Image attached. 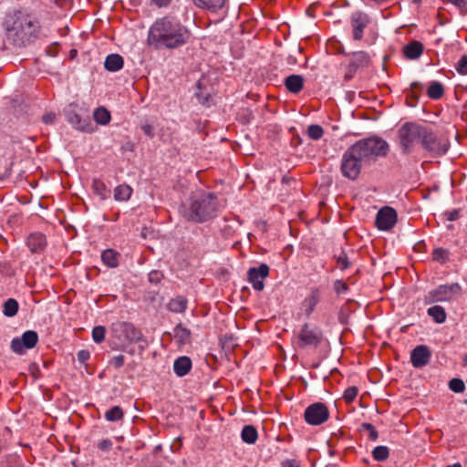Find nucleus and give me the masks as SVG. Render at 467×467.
Returning a JSON list of instances; mask_svg holds the SVG:
<instances>
[{
  "label": "nucleus",
  "mask_w": 467,
  "mask_h": 467,
  "mask_svg": "<svg viewBox=\"0 0 467 467\" xmlns=\"http://www.w3.org/2000/svg\"><path fill=\"white\" fill-rule=\"evenodd\" d=\"M389 150V143L378 137L357 141L342 156L340 170L343 176L349 180H356L363 166L376 161L379 157H385Z\"/></svg>",
  "instance_id": "obj_1"
},
{
  "label": "nucleus",
  "mask_w": 467,
  "mask_h": 467,
  "mask_svg": "<svg viewBox=\"0 0 467 467\" xmlns=\"http://www.w3.org/2000/svg\"><path fill=\"white\" fill-rule=\"evenodd\" d=\"M191 38V30L173 16L155 20L148 33V44L156 50L179 49L187 45Z\"/></svg>",
  "instance_id": "obj_2"
},
{
  "label": "nucleus",
  "mask_w": 467,
  "mask_h": 467,
  "mask_svg": "<svg viewBox=\"0 0 467 467\" xmlns=\"http://www.w3.org/2000/svg\"><path fill=\"white\" fill-rule=\"evenodd\" d=\"M219 204L214 193L196 191L180 205L179 213L187 221L202 223L217 216Z\"/></svg>",
  "instance_id": "obj_3"
},
{
  "label": "nucleus",
  "mask_w": 467,
  "mask_h": 467,
  "mask_svg": "<svg viewBox=\"0 0 467 467\" xmlns=\"http://www.w3.org/2000/svg\"><path fill=\"white\" fill-rule=\"evenodd\" d=\"M4 26L6 38L15 46H26L37 37L38 22L30 15L21 11L8 15Z\"/></svg>",
  "instance_id": "obj_4"
},
{
  "label": "nucleus",
  "mask_w": 467,
  "mask_h": 467,
  "mask_svg": "<svg viewBox=\"0 0 467 467\" xmlns=\"http://www.w3.org/2000/svg\"><path fill=\"white\" fill-rule=\"evenodd\" d=\"M111 348L124 349L129 344L141 343L140 348L143 350L147 345L141 331L135 327L132 323L117 321L110 326Z\"/></svg>",
  "instance_id": "obj_5"
},
{
  "label": "nucleus",
  "mask_w": 467,
  "mask_h": 467,
  "mask_svg": "<svg viewBox=\"0 0 467 467\" xmlns=\"http://www.w3.org/2000/svg\"><path fill=\"white\" fill-rule=\"evenodd\" d=\"M424 125L418 122L408 121L403 123L397 130L399 148L403 155H411L420 146Z\"/></svg>",
  "instance_id": "obj_6"
},
{
  "label": "nucleus",
  "mask_w": 467,
  "mask_h": 467,
  "mask_svg": "<svg viewBox=\"0 0 467 467\" xmlns=\"http://www.w3.org/2000/svg\"><path fill=\"white\" fill-rule=\"evenodd\" d=\"M420 147L429 157H440L444 155L449 150V143L441 139L431 128L424 126Z\"/></svg>",
  "instance_id": "obj_7"
},
{
  "label": "nucleus",
  "mask_w": 467,
  "mask_h": 467,
  "mask_svg": "<svg viewBox=\"0 0 467 467\" xmlns=\"http://www.w3.org/2000/svg\"><path fill=\"white\" fill-rule=\"evenodd\" d=\"M323 340L322 330L316 325L305 323L296 337L298 348L306 347L317 348Z\"/></svg>",
  "instance_id": "obj_8"
},
{
  "label": "nucleus",
  "mask_w": 467,
  "mask_h": 467,
  "mask_svg": "<svg viewBox=\"0 0 467 467\" xmlns=\"http://www.w3.org/2000/svg\"><path fill=\"white\" fill-rule=\"evenodd\" d=\"M348 57V63L344 76L346 81L352 79L358 69L368 67L371 63L369 54L362 50L349 53Z\"/></svg>",
  "instance_id": "obj_9"
},
{
  "label": "nucleus",
  "mask_w": 467,
  "mask_h": 467,
  "mask_svg": "<svg viewBox=\"0 0 467 467\" xmlns=\"http://www.w3.org/2000/svg\"><path fill=\"white\" fill-rule=\"evenodd\" d=\"M461 292V286L458 284L441 285L437 288L431 290L426 296L425 302L431 304L435 302L451 301Z\"/></svg>",
  "instance_id": "obj_10"
},
{
  "label": "nucleus",
  "mask_w": 467,
  "mask_h": 467,
  "mask_svg": "<svg viewBox=\"0 0 467 467\" xmlns=\"http://www.w3.org/2000/svg\"><path fill=\"white\" fill-rule=\"evenodd\" d=\"M329 418V410L322 402H315L305 410L304 419L309 425L318 426L326 422Z\"/></svg>",
  "instance_id": "obj_11"
},
{
  "label": "nucleus",
  "mask_w": 467,
  "mask_h": 467,
  "mask_svg": "<svg viewBox=\"0 0 467 467\" xmlns=\"http://www.w3.org/2000/svg\"><path fill=\"white\" fill-rule=\"evenodd\" d=\"M38 342V335L36 331L27 330L23 333L21 337H15L11 341V349L13 352L23 355L26 349H31Z\"/></svg>",
  "instance_id": "obj_12"
},
{
  "label": "nucleus",
  "mask_w": 467,
  "mask_h": 467,
  "mask_svg": "<svg viewBox=\"0 0 467 467\" xmlns=\"http://www.w3.org/2000/svg\"><path fill=\"white\" fill-rule=\"evenodd\" d=\"M376 226L381 231H389L397 223V213L389 206L382 207L376 215Z\"/></svg>",
  "instance_id": "obj_13"
},
{
  "label": "nucleus",
  "mask_w": 467,
  "mask_h": 467,
  "mask_svg": "<svg viewBox=\"0 0 467 467\" xmlns=\"http://www.w3.org/2000/svg\"><path fill=\"white\" fill-rule=\"evenodd\" d=\"M269 270L266 264H261L258 267H252L248 270V282L254 290L262 291L264 289V279L269 275Z\"/></svg>",
  "instance_id": "obj_14"
},
{
  "label": "nucleus",
  "mask_w": 467,
  "mask_h": 467,
  "mask_svg": "<svg viewBox=\"0 0 467 467\" xmlns=\"http://www.w3.org/2000/svg\"><path fill=\"white\" fill-rule=\"evenodd\" d=\"M370 22L369 16L361 11L354 12L350 16V24L352 27L353 39L359 41L363 37L365 28Z\"/></svg>",
  "instance_id": "obj_15"
},
{
  "label": "nucleus",
  "mask_w": 467,
  "mask_h": 467,
  "mask_svg": "<svg viewBox=\"0 0 467 467\" xmlns=\"http://www.w3.org/2000/svg\"><path fill=\"white\" fill-rule=\"evenodd\" d=\"M67 120L73 126V128L82 132L92 133L95 130V127L88 117L82 118L74 111H68L67 113Z\"/></svg>",
  "instance_id": "obj_16"
},
{
  "label": "nucleus",
  "mask_w": 467,
  "mask_h": 467,
  "mask_svg": "<svg viewBox=\"0 0 467 467\" xmlns=\"http://www.w3.org/2000/svg\"><path fill=\"white\" fill-rule=\"evenodd\" d=\"M431 352L425 345L417 346L410 353V362L414 368L426 366L431 359Z\"/></svg>",
  "instance_id": "obj_17"
},
{
  "label": "nucleus",
  "mask_w": 467,
  "mask_h": 467,
  "mask_svg": "<svg viewBox=\"0 0 467 467\" xmlns=\"http://www.w3.org/2000/svg\"><path fill=\"white\" fill-rule=\"evenodd\" d=\"M47 244L45 234L36 232L28 235L26 245L33 254L42 253Z\"/></svg>",
  "instance_id": "obj_18"
},
{
  "label": "nucleus",
  "mask_w": 467,
  "mask_h": 467,
  "mask_svg": "<svg viewBox=\"0 0 467 467\" xmlns=\"http://www.w3.org/2000/svg\"><path fill=\"white\" fill-rule=\"evenodd\" d=\"M284 84L288 91L297 94L304 88L305 78L301 75L293 74L285 78Z\"/></svg>",
  "instance_id": "obj_19"
},
{
  "label": "nucleus",
  "mask_w": 467,
  "mask_h": 467,
  "mask_svg": "<svg viewBox=\"0 0 467 467\" xmlns=\"http://www.w3.org/2000/svg\"><path fill=\"white\" fill-rule=\"evenodd\" d=\"M423 50L424 47L422 43L417 40H413L403 47V54L408 59L414 60L422 55Z\"/></svg>",
  "instance_id": "obj_20"
},
{
  "label": "nucleus",
  "mask_w": 467,
  "mask_h": 467,
  "mask_svg": "<svg viewBox=\"0 0 467 467\" xmlns=\"http://www.w3.org/2000/svg\"><path fill=\"white\" fill-rule=\"evenodd\" d=\"M192 368V360L186 356L180 357L175 359L173 363L174 373L178 377H183L187 375Z\"/></svg>",
  "instance_id": "obj_21"
},
{
  "label": "nucleus",
  "mask_w": 467,
  "mask_h": 467,
  "mask_svg": "<svg viewBox=\"0 0 467 467\" xmlns=\"http://www.w3.org/2000/svg\"><path fill=\"white\" fill-rule=\"evenodd\" d=\"M228 0H193L196 6L211 12H217L224 7Z\"/></svg>",
  "instance_id": "obj_22"
},
{
  "label": "nucleus",
  "mask_w": 467,
  "mask_h": 467,
  "mask_svg": "<svg viewBox=\"0 0 467 467\" xmlns=\"http://www.w3.org/2000/svg\"><path fill=\"white\" fill-rule=\"evenodd\" d=\"M124 60L123 57L119 54H110L107 56L104 67L108 71L116 72L123 67Z\"/></svg>",
  "instance_id": "obj_23"
},
{
  "label": "nucleus",
  "mask_w": 467,
  "mask_h": 467,
  "mask_svg": "<svg viewBox=\"0 0 467 467\" xmlns=\"http://www.w3.org/2000/svg\"><path fill=\"white\" fill-rule=\"evenodd\" d=\"M120 254L113 250L107 249L101 254L102 262L110 268H115L119 265Z\"/></svg>",
  "instance_id": "obj_24"
},
{
  "label": "nucleus",
  "mask_w": 467,
  "mask_h": 467,
  "mask_svg": "<svg viewBox=\"0 0 467 467\" xmlns=\"http://www.w3.org/2000/svg\"><path fill=\"white\" fill-rule=\"evenodd\" d=\"M132 188L128 184H120L114 189V199L117 202H126L132 194Z\"/></svg>",
  "instance_id": "obj_25"
},
{
  "label": "nucleus",
  "mask_w": 467,
  "mask_h": 467,
  "mask_svg": "<svg viewBox=\"0 0 467 467\" xmlns=\"http://www.w3.org/2000/svg\"><path fill=\"white\" fill-rule=\"evenodd\" d=\"M318 302V290L312 291L311 295L304 300L303 306L305 307V312L307 317H309L312 314Z\"/></svg>",
  "instance_id": "obj_26"
},
{
  "label": "nucleus",
  "mask_w": 467,
  "mask_h": 467,
  "mask_svg": "<svg viewBox=\"0 0 467 467\" xmlns=\"http://www.w3.org/2000/svg\"><path fill=\"white\" fill-rule=\"evenodd\" d=\"M94 192L99 196L100 200H107L110 196V190L108 189L104 182L99 179H94L92 182Z\"/></svg>",
  "instance_id": "obj_27"
},
{
  "label": "nucleus",
  "mask_w": 467,
  "mask_h": 467,
  "mask_svg": "<svg viewBox=\"0 0 467 467\" xmlns=\"http://www.w3.org/2000/svg\"><path fill=\"white\" fill-rule=\"evenodd\" d=\"M241 437L244 442L254 444L258 438V433L253 425H245L242 430Z\"/></svg>",
  "instance_id": "obj_28"
},
{
  "label": "nucleus",
  "mask_w": 467,
  "mask_h": 467,
  "mask_svg": "<svg viewBox=\"0 0 467 467\" xmlns=\"http://www.w3.org/2000/svg\"><path fill=\"white\" fill-rule=\"evenodd\" d=\"M428 315L434 320V322L438 324H442L446 320V312L445 309L441 306H433L428 308Z\"/></svg>",
  "instance_id": "obj_29"
},
{
  "label": "nucleus",
  "mask_w": 467,
  "mask_h": 467,
  "mask_svg": "<svg viewBox=\"0 0 467 467\" xmlns=\"http://www.w3.org/2000/svg\"><path fill=\"white\" fill-rule=\"evenodd\" d=\"M427 95L431 99H435V100L440 99L444 95L443 85L438 81L431 82V84L427 89Z\"/></svg>",
  "instance_id": "obj_30"
},
{
  "label": "nucleus",
  "mask_w": 467,
  "mask_h": 467,
  "mask_svg": "<svg viewBox=\"0 0 467 467\" xmlns=\"http://www.w3.org/2000/svg\"><path fill=\"white\" fill-rule=\"evenodd\" d=\"M93 118L99 125H107L111 119L109 111L104 107L97 108L93 113Z\"/></svg>",
  "instance_id": "obj_31"
},
{
  "label": "nucleus",
  "mask_w": 467,
  "mask_h": 467,
  "mask_svg": "<svg viewBox=\"0 0 467 467\" xmlns=\"http://www.w3.org/2000/svg\"><path fill=\"white\" fill-rule=\"evenodd\" d=\"M187 300L183 296L172 298L168 303V308L174 313H182L186 309Z\"/></svg>",
  "instance_id": "obj_32"
},
{
  "label": "nucleus",
  "mask_w": 467,
  "mask_h": 467,
  "mask_svg": "<svg viewBox=\"0 0 467 467\" xmlns=\"http://www.w3.org/2000/svg\"><path fill=\"white\" fill-rule=\"evenodd\" d=\"M173 335L180 344H185L190 340L191 332L188 328L182 327V324H179L174 327Z\"/></svg>",
  "instance_id": "obj_33"
},
{
  "label": "nucleus",
  "mask_w": 467,
  "mask_h": 467,
  "mask_svg": "<svg viewBox=\"0 0 467 467\" xmlns=\"http://www.w3.org/2000/svg\"><path fill=\"white\" fill-rule=\"evenodd\" d=\"M3 313L5 317H12L17 314L19 305L18 302L14 298L7 299L3 306Z\"/></svg>",
  "instance_id": "obj_34"
},
{
  "label": "nucleus",
  "mask_w": 467,
  "mask_h": 467,
  "mask_svg": "<svg viewBox=\"0 0 467 467\" xmlns=\"http://www.w3.org/2000/svg\"><path fill=\"white\" fill-rule=\"evenodd\" d=\"M124 412L119 406H114L110 408L105 413V419L107 421L114 422L123 419Z\"/></svg>",
  "instance_id": "obj_35"
},
{
  "label": "nucleus",
  "mask_w": 467,
  "mask_h": 467,
  "mask_svg": "<svg viewBox=\"0 0 467 467\" xmlns=\"http://www.w3.org/2000/svg\"><path fill=\"white\" fill-rule=\"evenodd\" d=\"M389 456V450L387 446H377L372 451V457L378 462L386 461Z\"/></svg>",
  "instance_id": "obj_36"
},
{
  "label": "nucleus",
  "mask_w": 467,
  "mask_h": 467,
  "mask_svg": "<svg viewBox=\"0 0 467 467\" xmlns=\"http://www.w3.org/2000/svg\"><path fill=\"white\" fill-rule=\"evenodd\" d=\"M449 251L447 249L439 247L435 248L432 252V259L439 263H445L449 259Z\"/></svg>",
  "instance_id": "obj_37"
},
{
  "label": "nucleus",
  "mask_w": 467,
  "mask_h": 467,
  "mask_svg": "<svg viewBox=\"0 0 467 467\" xmlns=\"http://www.w3.org/2000/svg\"><path fill=\"white\" fill-rule=\"evenodd\" d=\"M307 134L309 138L317 140L322 138L324 135V130L321 126L313 124L307 128Z\"/></svg>",
  "instance_id": "obj_38"
},
{
  "label": "nucleus",
  "mask_w": 467,
  "mask_h": 467,
  "mask_svg": "<svg viewBox=\"0 0 467 467\" xmlns=\"http://www.w3.org/2000/svg\"><path fill=\"white\" fill-rule=\"evenodd\" d=\"M106 329L103 326H97L92 329V339L96 343H101L105 339Z\"/></svg>",
  "instance_id": "obj_39"
},
{
  "label": "nucleus",
  "mask_w": 467,
  "mask_h": 467,
  "mask_svg": "<svg viewBox=\"0 0 467 467\" xmlns=\"http://www.w3.org/2000/svg\"><path fill=\"white\" fill-rule=\"evenodd\" d=\"M449 388L453 392L462 393L465 389V385L461 379H452L449 382Z\"/></svg>",
  "instance_id": "obj_40"
},
{
  "label": "nucleus",
  "mask_w": 467,
  "mask_h": 467,
  "mask_svg": "<svg viewBox=\"0 0 467 467\" xmlns=\"http://www.w3.org/2000/svg\"><path fill=\"white\" fill-rule=\"evenodd\" d=\"M446 3L453 5L458 10L460 15L464 16L467 14V1L466 0H444Z\"/></svg>",
  "instance_id": "obj_41"
},
{
  "label": "nucleus",
  "mask_w": 467,
  "mask_h": 467,
  "mask_svg": "<svg viewBox=\"0 0 467 467\" xmlns=\"http://www.w3.org/2000/svg\"><path fill=\"white\" fill-rule=\"evenodd\" d=\"M361 430L368 431L369 439L373 441L379 438V433L371 423L364 422L360 426Z\"/></svg>",
  "instance_id": "obj_42"
},
{
  "label": "nucleus",
  "mask_w": 467,
  "mask_h": 467,
  "mask_svg": "<svg viewBox=\"0 0 467 467\" xmlns=\"http://www.w3.org/2000/svg\"><path fill=\"white\" fill-rule=\"evenodd\" d=\"M337 266L341 270H346L347 268H348L350 266V262L348 261V258L346 253L343 251L340 253V254H338L337 256Z\"/></svg>",
  "instance_id": "obj_43"
},
{
  "label": "nucleus",
  "mask_w": 467,
  "mask_h": 467,
  "mask_svg": "<svg viewBox=\"0 0 467 467\" xmlns=\"http://www.w3.org/2000/svg\"><path fill=\"white\" fill-rule=\"evenodd\" d=\"M358 392L357 387H349L344 391L343 398L347 402H352L356 399Z\"/></svg>",
  "instance_id": "obj_44"
},
{
  "label": "nucleus",
  "mask_w": 467,
  "mask_h": 467,
  "mask_svg": "<svg viewBox=\"0 0 467 467\" xmlns=\"http://www.w3.org/2000/svg\"><path fill=\"white\" fill-rule=\"evenodd\" d=\"M456 70L460 75H467V56H462L456 65Z\"/></svg>",
  "instance_id": "obj_45"
},
{
  "label": "nucleus",
  "mask_w": 467,
  "mask_h": 467,
  "mask_svg": "<svg viewBox=\"0 0 467 467\" xmlns=\"http://www.w3.org/2000/svg\"><path fill=\"white\" fill-rule=\"evenodd\" d=\"M423 88V85L420 82H413L410 85V92L413 99H418L420 94Z\"/></svg>",
  "instance_id": "obj_46"
},
{
  "label": "nucleus",
  "mask_w": 467,
  "mask_h": 467,
  "mask_svg": "<svg viewBox=\"0 0 467 467\" xmlns=\"http://www.w3.org/2000/svg\"><path fill=\"white\" fill-rule=\"evenodd\" d=\"M125 363V357L123 355H118L112 358L109 364L115 368H120Z\"/></svg>",
  "instance_id": "obj_47"
},
{
  "label": "nucleus",
  "mask_w": 467,
  "mask_h": 467,
  "mask_svg": "<svg viewBox=\"0 0 467 467\" xmlns=\"http://www.w3.org/2000/svg\"><path fill=\"white\" fill-rule=\"evenodd\" d=\"M334 289L337 294H342L348 290V285L341 280H337L334 283Z\"/></svg>",
  "instance_id": "obj_48"
},
{
  "label": "nucleus",
  "mask_w": 467,
  "mask_h": 467,
  "mask_svg": "<svg viewBox=\"0 0 467 467\" xmlns=\"http://www.w3.org/2000/svg\"><path fill=\"white\" fill-rule=\"evenodd\" d=\"M89 358L90 354L88 350L82 349L78 352V360L82 364L88 360Z\"/></svg>",
  "instance_id": "obj_49"
},
{
  "label": "nucleus",
  "mask_w": 467,
  "mask_h": 467,
  "mask_svg": "<svg viewBox=\"0 0 467 467\" xmlns=\"http://www.w3.org/2000/svg\"><path fill=\"white\" fill-rule=\"evenodd\" d=\"M112 441L109 439L102 440L99 442L98 447L102 451H109L112 447Z\"/></svg>",
  "instance_id": "obj_50"
},
{
  "label": "nucleus",
  "mask_w": 467,
  "mask_h": 467,
  "mask_svg": "<svg viewBox=\"0 0 467 467\" xmlns=\"http://www.w3.org/2000/svg\"><path fill=\"white\" fill-rule=\"evenodd\" d=\"M161 275L158 271H151L149 274V281L150 283H158L161 280Z\"/></svg>",
  "instance_id": "obj_51"
},
{
  "label": "nucleus",
  "mask_w": 467,
  "mask_h": 467,
  "mask_svg": "<svg viewBox=\"0 0 467 467\" xmlns=\"http://www.w3.org/2000/svg\"><path fill=\"white\" fill-rule=\"evenodd\" d=\"M282 467H301L296 460L287 459L282 462Z\"/></svg>",
  "instance_id": "obj_52"
},
{
  "label": "nucleus",
  "mask_w": 467,
  "mask_h": 467,
  "mask_svg": "<svg viewBox=\"0 0 467 467\" xmlns=\"http://www.w3.org/2000/svg\"><path fill=\"white\" fill-rule=\"evenodd\" d=\"M141 130H143V132L150 138H153L154 137V132H153V128L151 125L150 124H145L143 126H141Z\"/></svg>",
  "instance_id": "obj_53"
},
{
  "label": "nucleus",
  "mask_w": 467,
  "mask_h": 467,
  "mask_svg": "<svg viewBox=\"0 0 467 467\" xmlns=\"http://www.w3.org/2000/svg\"><path fill=\"white\" fill-rule=\"evenodd\" d=\"M447 220L449 221H455L459 218V211L458 210H452L451 212L446 213Z\"/></svg>",
  "instance_id": "obj_54"
},
{
  "label": "nucleus",
  "mask_w": 467,
  "mask_h": 467,
  "mask_svg": "<svg viewBox=\"0 0 467 467\" xmlns=\"http://www.w3.org/2000/svg\"><path fill=\"white\" fill-rule=\"evenodd\" d=\"M151 2L158 7H165L171 4V0H151Z\"/></svg>",
  "instance_id": "obj_55"
},
{
  "label": "nucleus",
  "mask_w": 467,
  "mask_h": 467,
  "mask_svg": "<svg viewBox=\"0 0 467 467\" xmlns=\"http://www.w3.org/2000/svg\"><path fill=\"white\" fill-rule=\"evenodd\" d=\"M56 115L54 113H48L43 116V121L46 124H51L54 122Z\"/></svg>",
  "instance_id": "obj_56"
},
{
  "label": "nucleus",
  "mask_w": 467,
  "mask_h": 467,
  "mask_svg": "<svg viewBox=\"0 0 467 467\" xmlns=\"http://www.w3.org/2000/svg\"><path fill=\"white\" fill-rule=\"evenodd\" d=\"M195 96L200 103L204 105L206 102H208V95L203 96L202 93H196Z\"/></svg>",
  "instance_id": "obj_57"
},
{
  "label": "nucleus",
  "mask_w": 467,
  "mask_h": 467,
  "mask_svg": "<svg viewBox=\"0 0 467 467\" xmlns=\"http://www.w3.org/2000/svg\"><path fill=\"white\" fill-rule=\"evenodd\" d=\"M337 53L343 54V55H345L347 57H348V53H346V51H345V49L343 47L338 48L337 49Z\"/></svg>",
  "instance_id": "obj_58"
},
{
  "label": "nucleus",
  "mask_w": 467,
  "mask_h": 467,
  "mask_svg": "<svg viewBox=\"0 0 467 467\" xmlns=\"http://www.w3.org/2000/svg\"><path fill=\"white\" fill-rule=\"evenodd\" d=\"M462 362L464 366H467V355L463 357Z\"/></svg>",
  "instance_id": "obj_59"
},
{
  "label": "nucleus",
  "mask_w": 467,
  "mask_h": 467,
  "mask_svg": "<svg viewBox=\"0 0 467 467\" xmlns=\"http://www.w3.org/2000/svg\"><path fill=\"white\" fill-rule=\"evenodd\" d=\"M447 467H462L460 463H454L452 465H448Z\"/></svg>",
  "instance_id": "obj_60"
},
{
  "label": "nucleus",
  "mask_w": 467,
  "mask_h": 467,
  "mask_svg": "<svg viewBox=\"0 0 467 467\" xmlns=\"http://www.w3.org/2000/svg\"><path fill=\"white\" fill-rule=\"evenodd\" d=\"M412 2L416 5H419L420 4L421 0H412Z\"/></svg>",
  "instance_id": "obj_61"
},
{
  "label": "nucleus",
  "mask_w": 467,
  "mask_h": 467,
  "mask_svg": "<svg viewBox=\"0 0 467 467\" xmlns=\"http://www.w3.org/2000/svg\"><path fill=\"white\" fill-rule=\"evenodd\" d=\"M306 13H307V15H309V16H312V12H310V10H309V9H307Z\"/></svg>",
  "instance_id": "obj_62"
},
{
  "label": "nucleus",
  "mask_w": 467,
  "mask_h": 467,
  "mask_svg": "<svg viewBox=\"0 0 467 467\" xmlns=\"http://www.w3.org/2000/svg\"><path fill=\"white\" fill-rule=\"evenodd\" d=\"M197 88H201V83H200V82H198V83H197Z\"/></svg>",
  "instance_id": "obj_63"
}]
</instances>
